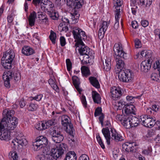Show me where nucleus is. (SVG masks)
<instances>
[{
	"instance_id": "nucleus-1",
	"label": "nucleus",
	"mask_w": 160,
	"mask_h": 160,
	"mask_svg": "<svg viewBox=\"0 0 160 160\" xmlns=\"http://www.w3.org/2000/svg\"><path fill=\"white\" fill-rule=\"evenodd\" d=\"M75 47H76V50H78L80 54L79 59L82 64L85 65L89 63V58L93 56L94 54L93 51L87 46L83 42L75 43Z\"/></svg>"
},
{
	"instance_id": "nucleus-2",
	"label": "nucleus",
	"mask_w": 160,
	"mask_h": 160,
	"mask_svg": "<svg viewBox=\"0 0 160 160\" xmlns=\"http://www.w3.org/2000/svg\"><path fill=\"white\" fill-rule=\"evenodd\" d=\"M72 28V33L76 43L82 42V40L86 39L87 36L85 32L81 29L78 27H74Z\"/></svg>"
},
{
	"instance_id": "nucleus-3",
	"label": "nucleus",
	"mask_w": 160,
	"mask_h": 160,
	"mask_svg": "<svg viewBox=\"0 0 160 160\" xmlns=\"http://www.w3.org/2000/svg\"><path fill=\"white\" fill-rule=\"evenodd\" d=\"M134 77V73L129 69L126 70L125 71H120L118 75L120 80L125 82H131Z\"/></svg>"
},
{
	"instance_id": "nucleus-4",
	"label": "nucleus",
	"mask_w": 160,
	"mask_h": 160,
	"mask_svg": "<svg viewBox=\"0 0 160 160\" xmlns=\"http://www.w3.org/2000/svg\"><path fill=\"white\" fill-rule=\"evenodd\" d=\"M48 143L47 138L42 136L38 137L35 142L33 143V146L35 150L37 151L45 147Z\"/></svg>"
},
{
	"instance_id": "nucleus-5",
	"label": "nucleus",
	"mask_w": 160,
	"mask_h": 160,
	"mask_svg": "<svg viewBox=\"0 0 160 160\" xmlns=\"http://www.w3.org/2000/svg\"><path fill=\"white\" fill-rule=\"evenodd\" d=\"M113 50L115 53V56L120 57V58H127V53L124 51L121 43H115L114 46Z\"/></svg>"
},
{
	"instance_id": "nucleus-6",
	"label": "nucleus",
	"mask_w": 160,
	"mask_h": 160,
	"mask_svg": "<svg viewBox=\"0 0 160 160\" xmlns=\"http://www.w3.org/2000/svg\"><path fill=\"white\" fill-rule=\"evenodd\" d=\"M131 115L118 114L116 116V119L120 121L122 124L126 128H131Z\"/></svg>"
},
{
	"instance_id": "nucleus-7",
	"label": "nucleus",
	"mask_w": 160,
	"mask_h": 160,
	"mask_svg": "<svg viewBox=\"0 0 160 160\" xmlns=\"http://www.w3.org/2000/svg\"><path fill=\"white\" fill-rule=\"evenodd\" d=\"M63 146L62 144H60L56 148L51 149L50 155L54 159L52 160H52H56L63 154L64 150L63 148Z\"/></svg>"
},
{
	"instance_id": "nucleus-8",
	"label": "nucleus",
	"mask_w": 160,
	"mask_h": 160,
	"mask_svg": "<svg viewBox=\"0 0 160 160\" xmlns=\"http://www.w3.org/2000/svg\"><path fill=\"white\" fill-rule=\"evenodd\" d=\"M41 9L45 12H52L54 10V5L48 0H42L41 3Z\"/></svg>"
},
{
	"instance_id": "nucleus-9",
	"label": "nucleus",
	"mask_w": 160,
	"mask_h": 160,
	"mask_svg": "<svg viewBox=\"0 0 160 160\" xmlns=\"http://www.w3.org/2000/svg\"><path fill=\"white\" fill-rule=\"evenodd\" d=\"M18 121L16 118H9V119L5 122V129L9 131L14 129L16 127Z\"/></svg>"
},
{
	"instance_id": "nucleus-10",
	"label": "nucleus",
	"mask_w": 160,
	"mask_h": 160,
	"mask_svg": "<svg viewBox=\"0 0 160 160\" xmlns=\"http://www.w3.org/2000/svg\"><path fill=\"white\" fill-rule=\"evenodd\" d=\"M111 95L112 99L116 100L122 95L121 88L119 87H113L110 89Z\"/></svg>"
},
{
	"instance_id": "nucleus-11",
	"label": "nucleus",
	"mask_w": 160,
	"mask_h": 160,
	"mask_svg": "<svg viewBox=\"0 0 160 160\" xmlns=\"http://www.w3.org/2000/svg\"><path fill=\"white\" fill-rule=\"evenodd\" d=\"M136 109L135 106L132 104H127L123 106L122 111L124 112L126 115H130L131 114L135 115L136 112Z\"/></svg>"
},
{
	"instance_id": "nucleus-12",
	"label": "nucleus",
	"mask_w": 160,
	"mask_h": 160,
	"mask_svg": "<svg viewBox=\"0 0 160 160\" xmlns=\"http://www.w3.org/2000/svg\"><path fill=\"white\" fill-rule=\"evenodd\" d=\"M12 72L10 71H8L4 72L2 78L4 81V85L8 88L10 87V81L12 79Z\"/></svg>"
},
{
	"instance_id": "nucleus-13",
	"label": "nucleus",
	"mask_w": 160,
	"mask_h": 160,
	"mask_svg": "<svg viewBox=\"0 0 160 160\" xmlns=\"http://www.w3.org/2000/svg\"><path fill=\"white\" fill-rule=\"evenodd\" d=\"M52 138L55 142L59 143L63 140L64 137L60 132L57 130H54Z\"/></svg>"
},
{
	"instance_id": "nucleus-14",
	"label": "nucleus",
	"mask_w": 160,
	"mask_h": 160,
	"mask_svg": "<svg viewBox=\"0 0 160 160\" xmlns=\"http://www.w3.org/2000/svg\"><path fill=\"white\" fill-rule=\"evenodd\" d=\"M12 143L13 145L16 146L19 144L21 146L26 145L27 143V142L24 136H17V137L12 140Z\"/></svg>"
},
{
	"instance_id": "nucleus-15",
	"label": "nucleus",
	"mask_w": 160,
	"mask_h": 160,
	"mask_svg": "<svg viewBox=\"0 0 160 160\" xmlns=\"http://www.w3.org/2000/svg\"><path fill=\"white\" fill-rule=\"evenodd\" d=\"M15 56V54L13 50L12 49H9L4 53L2 58L12 62Z\"/></svg>"
},
{
	"instance_id": "nucleus-16",
	"label": "nucleus",
	"mask_w": 160,
	"mask_h": 160,
	"mask_svg": "<svg viewBox=\"0 0 160 160\" xmlns=\"http://www.w3.org/2000/svg\"><path fill=\"white\" fill-rule=\"evenodd\" d=\"M111 132V138L117 142L123 140V138L121 134L118 133L115 129L113 128H110Z\"/></svg>"
},
{
	"instance_id": "nucleus-17",
	"label": "nucleus",
	"mask_w": 160,
	"mask_h": 160,
	"mask_svg": "<svg viewBox=\"0 0 160 160\" xmlns=\"http://www.w3.org/2000/svg\"><path fill=\"white\" fill-rule=\"evenodd\" d=\"M136 144L134 142H126L122 145L124 150L128 152H133L136 148Z\"/></svg>"
},
{
	"instance_id": "nucleus-18",
	"label": "nucleus",
	"mask_w": 160,
	"mask_h": 160,
	"mask_svg": "<svg viewBox=\"0 0 160 160\" xmlns=\"http://www.w3.org/2000/svg\"><path fill=\"white\" fill-rule=\"evenodd\" d=\"M110 131L109 130V129L108 128V127H106L105 128H103L102 129V133L104 137H105L107 144L109 145L110 144V140H111V134Z\"/></svg>"
},
{
	"instance_id": "nucleus-19",
	"label": "nucleus",
	"mask_w": 160,
	"mask_h": 160,
	"mask_svg": "<svg viewBox=\"0 0 160 160\" xmlns=\"http://www.w3.org/2000/svg\"><path fill=\"white\" fill-rule=\"evenodd\" d=\"M111 58L110 57H106L105 62L103 61V65L102 66V70L106 72L109 71L111 68Z\"/></svg>"
},
{
	"instance_id": "nucleus-20",
	"label": "nucleus",
	"mask_w": 160,
	"mask_h": 160,
	"mask_svg": "<svg viewBox=\"0 0 160 160\" xmlns=\"http://www.w3.org/2000/svg\"><path fill=\"white\" fill-rule=\"evenodd\" d=\"M9 131L5 129L0 132V139L6 141H8L10 139Z\"/></svg>"
},
{
	"instance_id": "nucleus-21",
	"label": "nucleus",
	"mask_w": 160,
	"mask_h": 160,
	"mask_svg": "<svg viewBox=\"0 0 160 160\" xmlns=\"http://www.w3.org/2000/svg\"><path fill=\"white\" fill-rule=\"evenodd\" d=\"M151 65V62L149 59L147 61H143L141 64V70L144 72H147L150 69Z\"/></svg>"
},
{
	"instance_id": "nucleus-22",
	"label": "nucleus",
	"mask_w": 160,
	"mask_h": 160,
	"mask_svg": "<svg viewBox=\"0 0 160 160\" xmlns=\"http://www.w3.org/2000/svg\"><path fill=\"white\" fill-rule=\"evenodd\" d=\"M140 119L142 124L147 127H149L150 122L151 121V120H152L151 118L148 117V116L145 115H141L140 117Z\"/></svg>"
},
{
	"instance_id": "nucleus-23",
	"label": "nucleus",
	"mask_w": 160,
	"mask_h": 160,
	"mask_svg": "<svg viewBox=\"0 0 160 160\" xmlns=\"http://www.w3.org/2000/svg\"><path fill=\"white\" fill-rule=\"evenodd\" d=\"M22 53L26 56H29L35 53V51L29 46H24L22 50Z\"/></svg>"
},
{
	"instance_id": "nucleus-24",
	"label": "nucleus",
	"mask_w": 160,
	"mask_h": 160,
	"mask_svg": "<svg viewBox=\"0 0 160 160\" xmlns=\"http://www.w3.org/2000/svg\"><path fill=\"white\" fill-rule=\"evenodd\" d=\"M15 113L14 110H9L8 109H5L3 112V115H5L4 117H5L7 118V121H8V119H9V118H15V117H13V115Z\"/></svg>"
},
{
	"instance_id": "nucleus-25",
	"label": "nucleus",
	"mask_w": 160,
	"mask_h": 160,
	"mask_svg": "<svg viewBox=\"0 0 160 160\" xmlns=\"http://www.w3.org/2000/svg\"><path fill=\"white\" fill-rule=\"evenodd\" d=\"M131 122L130 125L131 128L137 126L138 125L139 123H141V122L140 118L139 119L135 117H133L131 115Z\"/></svg>"
},
{
	"instance_id": "nucleus-26",
	"label": "nucleus",
	"mask_w": 160,
	"mask_h": 160,
	"mask_svg": "<svg viewBox=\"0 0 160 160\" xmlns=\"http://www.w3.org/2000/svg\"><path fill=\"white\" fill-rule=\"evenodd\" d=\"M92 95L93 100L95 103L99 104L101 102V98L100 94L97 92L92 91Z\"/></svg>"
},
{
	"instance_id": "nucleus-27",
	"label": "nucleus",
	"mask_w": 160,
	"mask_h": 160,
	"mask_svg": "<svg viewBox=\"0 0 160 160\" xmlns=\"http://www.w3.org/2000/svg\"><path fill=\"white\" fill-rule=\"evenodd\" d=\"M116 58L117 62L116 67L118 69L120 70V71H122L124 66V62L121 59L120 57L114 56Z\"/></svg>"
},
{
	"instance_id": "nucleus-28",
	"label": "nucleus",
	"mask_w": 160,
	"mask_h": 160,
	"mask_svg": "<svg viewBox=\"0 0 160 160\" xmlns=\"http://www.w3.org/2000/svg\"><path fill=\"white\" fill-rule=\"evenodd\" d=\"M65 160H77L76 155L74 151H70L66 155Z\"/></svg>"
},
{
	"instance_id": "nucleus-29",
	"label": "nucleus",
	"mask_w": 160,
	"mask_h": 160,
	"mask_svg": "<svg viewBox=\"0 0 160 160\" xmlns=\"http://www.w3.org/2000/svg\"><path fill=\"white\" fill-rule=\"evenodd\" d=\"M36 18V13L33 11L31 13L28 18L29 24L30 26H32L34 25Z\"/></svg>"
},
{
	"instance_id": "nucleus-30",
	"label": "nucleus",
	"mask_w": 160,
	"mask_h": 160,
	"mask_svg": "<svg viewBox=\"0 0 160 160\" xmlns=\"http://www.w3.org/2000/svg\"><path fill=\"white\" fill-rule=\"evenodd\" d=\"M61 119L62 124L64 127L71 123L70 118L67 115H63Z\"/></svg>"
},
{
	"instance_id": "nucleus-31",
	"label": "nucleus",
	"mask_w": 160,
	"mask_h": 160,
	"mask_svg": "<svg viewBox=\"0 0 160 160\" xmlns=\"http://www.w3.org/2000/svg\"><path fill=\"white\" fill-rule=\"evenodd\" d=\"M122 4V2L121 0H115V3L114 7H115L116 10L115 11V13H121V6Z\"/></svg>"
},
{
	"instance_id": "nucleus-32",
	"label": "nucleus",
	"mask_w": 160,
	"mask_h": 160,
	"mask_svg": "<svg viewBox=\"0 0 160 160\" xmlns=\"http://www.w3.org/2000/svg\"><path fill=\"white\" fill-rule=\"evenodd\" d=\"M2 63L3 67L6 69H10L12 67V62L7 60L2 59Z\"/></svg>"
},
{
	"instance_id": "nucleus-33",
	"label": "nucleus",
	"mask_w": 160,
	"mask_h": 160,
	"mask_svg": "<svg viewBox=\"0 0 160 160\" xmlns=\"http://www.w3.org/2000/svg\"><path fill=\"white\" fill-rule=\"evenodd\" d=\"M79 17V14L76 12L71 14V17L72 20L71 21L72 24H74L77 23Z\"/></svg>"
},
{
	"instance_id": "nucleus-34",
	"label": "nucleus",
	"mask_w": 160,
	"mask_h": 160,
	"mask_svg": "<svg viewBox=\"0 0 160 160\" xmlns=\"http://www.w3.org/2000/svg\"><path fill=\"white\" fill-rule=\"evenodd\" d=\"M89 80L92 85L94 87L98 88H100V84L98 80L94 77H91L89 78Z\"/></svg>"
},
{
	"instance_id": "nucleus-35",
	"label": "nucleus",
	"mask_w": 160,
	"mask_h": 160,
	"mask_svg": "<svg viewBox=\"0 0 160 160\" xmlns=\"http://www.w3.org/2000/svg\"><path fill=\"white\" fill-rule=\"evenodd\" d=\"M81 71L82 74L84 76L86 77L90 74V72L89 69L87 66H82L81 68Z\"/></svg>"
},
{
	"instance_id": "nucleus-36",
	"label": "nucleus",
	"mask_w": 160,
	"mask_h": 160,
	"mask_svg": "<svg viewBox=\"0 0 160 160\" xmlns=\"http://www.w3.org/2000/svg\"><path fill=\"white\" fill-rule=\"evenodd\" d=\"M45 124L44 121L39 122L35 125V127L36 129L39 130H45L46 129Z\"/></svg>"
},
{
	"instance_id": "nucleus-37",
	"label": "nucleus",
	"mask_w": 160,
	"mask_h": 160,
	"mask_svg": "<svg viewBox=\"0 0 160 160\" xmlns=\"http://www.w3.org/2000/svg\"><path fill=\"white\" fill-rule=\"evenodd\" d=\"M65 127H66V131L70 135L73 136L74 130L72 124L71 123Z\"/></svg>"
},
{
	"instance_id": "nucleus-38",
	"label": "nucleus",
	"mask_w": 160,
	"mask_h": 160,
	"mask_svg": "<svg viewBox=\"0 0 160 160\" xmlns=\"http://www.w3.org/2000/svg\"><path fill=\"white\" fill-rule=\"evenodd\" d=\"M121 16V13H115V19L116 22L114 25V28L117 29L118 28L119 25V19Z\"/></svg>"
},
{
	"instance_id": "nucleus-39",
	"label": "nucleus",
	"mask_w": 160,
	"mask_h": 160,
	"mask_svg": "<svg viewBox=\"0 0 160 160\" xmlns=\"http://www.w3.org/2000/svg\"><path fill=\"white\" fill-rule=\"evenodd\" d=\"M57 120L56 119H52L51 120H48L47 122L44 121V123H45V126L46 127V129L48 127H49L51 126L55 125L57 122Z\"/></svg>"
},
{
	"instance_id": "nucleus-40",
	"label": "nucleus",
	"mask_w": 160,
	"mask_h": 160,
	"mask_svg": "<svg viewBox=\"0 0 160 160\" xmlns=\"http://www.w3.org/2000/svg\"><path fill=\"white\" fill-rule=\"evenodd\" d=\"M38 107V105L37 104L31 102L29 103L28 107V110L29 111H36Z\"/></svg>"
},
{
	"instance_id": "nucleus-41",
	"label": "nucleus",
	"mask_w": 160,
	"mask_h": 160,
	"mask_svg": "<svg viewBox=\"0 0 160 160\" xmlns=\"http://www.w3.org/2000/svg\"><path fill=\"white\" fill-rule=\"evenodd\" d=\"M58 30L60 32H66L68 30V28L65 23H60L58 26Z\"/></svg>"
},
{
	"instance_id": "nucleus-42",
	"label": "nucleus",
	"mask_w": 160,
	"mask_h": 160,
	"mask_svg": "<svg viewBox=\"0 0 160 160\" xmlns=\"http://www.w3.org/2000/svg\"><path fill=\"white\" fill-rule=\"evenodd\" d=\"M9 158L11 160H18V156L15 151L11 152L9 155Z\"/></svg>"
},
{
	"instance_id": "nucleus-43",
	"label": "nucleus",
	"mask_w": 160,
	"mask_h": 160,
	"mask_svg": "<svg viewBox=\"0 0 160 160\" xmlns=\"http://www.w3.org/2000/svg\"><path fill=\"white\" fill-rule=\"evenodd\" d=\"M110 24L109 21H103L100 26V29L102 30L106 31Z\"/></svg>"
},
{
	"instance_id": "nucleus-44",
	"label": "nucleus",
	"mask_w": 160,
	"mask_h": 160,
	"mask_svg": "<svg viewBox=\"0 0 160 160\" xmlns=\"http://www.w3.org/2000/svg\"><path fill=\"white\" fill-rule=\"evenodd\" d=\"M7 121V118L3 117L2 120H0V132L5 129V122Z\"/></svg>"
},
{
	"instance_id": "nucleus-45",
	"label": "nucleus",
	"mask_w": 160,
	"mask_h": 160,
	"mask_svg": "<svg viewBox=\"0 0 160 160\" xmlns=\"http://www.w3.org/2000/svg\"><path fill=\"white\" fill-rule=\"evenodd\" d=\"M72 80L75 88L76 89H78L80 84L79 78L77 76H74L72 77Z\"/></svg>"
},
{
	"instance_id": "nucleus-46",
	"label": "nucleus",
	"mask_w": 160,
	"mask_h": 160,
	"mask_svg": "<svg viewBox=\"0 0 160 160\" xmlns=\"http://www.w3.org/2000/svg\"><path fill=\"white\" fill-rule=\"evenodd\" d=\"M49 38L52 43L55 44L57 38L56 35V33L52 30L50 31V34Z\"/></svg>"
},
{
	"instance_id": "nucleus-47",
	"label": "nucleus",
	"mask_w": 160,
	"mask_h": 160,
	"mask_svg": "<svg viewBox=\"0 0 160 160\" xmlns=\"http://www.w3.org/2000/svg\"><path fill=\"white\" fill-rule=\"evenodd\" d=\"M43 96L42 94H40L37 95L35 97H30L29 98V99L30 101L35 100L37 101H39L41 100Z\"/></svg>"
},
{
	"instance_id": "nucleus-48",
	"label": "nucleus",
	"mask_w": 160,
	"mask_h": 160,
	"mask_svg": "<svg viewBox=\"0 0 160 160\" xmlns=\"http://www.w3.org/2000/svg\"><path fill=\"white\" fill-rule=\"evenodd\" d=\"M11 12V13L8 14L7 17L8 22L9 23L12 22L14 18V12L12 10Z\"/></svg>"
},
{
	"instance_id": "nucleus-49",
	"label": "nucleus",
	"mask_w": 160,
	"mask_h": 160,
	"mask_svg": "<svg viewBox=\"0 0 160 160\" xmlns=\"http://www.w3.org/2000/svg\"><path fill=\"white\" fill-rule=\"evenodd\" d=\"M153 68L155 69H157L158 71H160V58L156 59L153 65Z\"/></svg>"
},
{
	"instance_id": "nucleus-50",
	"label": "nucleus",
	"mask_w": 160,
	"mask_h": 160,
	"mask_svg": "<svg viewBox=\"0 0 160 160\" xmlns=\"http://www.w3.org/2000/svg\"><path fill=\"white\" fill-rule=\"evenodd\" d=\"M96 138L100 146L101 147L102 149H104L105 148V146L101 138V137L99 134L96 135Z\"/></svg>"
},
{
	"instance_id": "nucleus-51",
	"label": "nucleus",
	"mask_w": 160,
	"mask_h": 160,
	"mask_svg": "<svg viewBox=\"0 0 160 160\" xmlns=\"http://www.w3.org/2000/svg\"><path fill=\"white\" fill-rule=\"evenodd\" d=\"M49 15L51 18L53 20H57L58 18V14L56 12H55L54 10L52 12H48V13Z\"/></svg>"
},
{
	"instance_id": "nucleus-52",
	"label": "nucleus",
	"mask_w": 160,
	"mask_h": 160,
	"mask_svg": "<svg viewBox=\"0 0 160 160\" xmlns=\"http://www.w3.org/2000/svg\"><path fill=\"white\" fill-rule=\"evenodd\" d=\"M83 4V0H76L75 6L74 8L75 9H78L82 7Z\"/></svg>"
},
{
	"instance_id": "nucleus-53",
	"label": "nucleus",
	"mask_w": 160,
	"mask_h": 160,
	"mask_svg": "<svg viewBox=\"0 0 160 160\" xmlns=\"http://www.w3.org/2000/svg\"><path fill=\"white\" fill-rule=\"evenodd\" d=\"M13 78L15 82H17L20 80L21 79L20 74L19 72L14 73L12 75V78Z\"/></svg>"
},
{
	"instance_id": "nucleus-54",
	"label": "nucleus",
	"mask_w": 160,
	"mask_h": 160,
	"mask_svg": "<svg viewBox=\"0 0 160 160\" xmlns=\"http://www.w3.org/2000/svg\"><path fill=\"white\" fill-rule=\"evenodd\" d=\"M140 97L138 96L136 97H133L132 96H128L126 97V98L127 101L132 103L134 102L135 99L139 98Z\"/></svg>"
},
{
	"instance_id": "nucleus-55",
	"label": "nucleus",
	"mask_w": 160,
	"mask_h": 160,
	"mask_svg": "<svg viewBox=\"0 0 160 160\" xmlns=\"http://www.w3.org/2000/svg\"><path fill=\"white\" fill-rule=\"evenodd\" d=\"M76 0H67V4L70 7L75 9L74 7L75 6Z\"/></svg>"
},
{
	"instance_id": "nucleus-56",
	"label": "nucleus",
	"mask_w": 160,
	"mask_h": 160,
	"mask_svg": "<svg viewBox=\"0 0 160 160\" xmlns=\"http://www.w3.org/2000/svg\"><path fill=\"white\" fill-rule=\"evenodd\" d=\"M124 105V102L120 101L116 103L115 107L117 110H120L121 109Z\"/></svg>"
},
{
	"instance_id": "nucleus-57",
	"label": "nucleus",
	"mask_w": 160,
	"mask_h": 160,
	"mask_svg": "<svg viewBox=\"0 0 160 160\" xmlns=\"http://www.w3.org/2000/svg\"><path fill=\"white\" fill-rule=\"evenodd\" d=\"M142 5L146 4V7H149L152 3V0H140Z\"/></svg>"
},
{
	"instance_id": "nucleus-58",
	"label": "nucleus",
	"mask_w": 160,
	"mask_h": 160,
	"mask_svg": "<svg viewBox=\"0 0 160 160\" xmlns=\"http://www.w3.org/2000/svg\"><path fill=\"white\" fill-rule=\"evenodd\" d=\"M151 78L152 80L154 81L158 82L159 80L158 74L156 73H152Z\"/></svg>"
},
{
	"instance_id": "nucleus-59",
	"label": "nucleus",
	"mask_w": 160,
	"mask_h": 160,
	"mask_svg": "<svg viewBox=\"0 0 160 160\" xmlns=\"http://www.w3.org/2000/svg\"><path fill=\"white\" fill-rule=\"evenodd\" d=\"M80 99L83 106L85 108H86L87 104L85 96L82 95L80 97Z\"/></svg>"
},
{
	"instance_id": "nucleus-60",
	"label": "nucleus",
	"mask_w": 160,
	"mask_h": 160,
	"mask_svg": "<svg viewBox=\"0 0 160 160\" xmlns=\"http://www.w3.org/2000/svg\"><path fill=\"white\" fill-rule=\"evenodd\" d=\"M152 150L150 148H148L147 149L143 150L142 153L146 155L151 156V152Z\"/></svg>"
},
{
	"instance_id": "nucleus-61",
	"label": "nucleus",
	"mask_w": 160,
	"mask_h": 160,
	"mask_svg": "<svg viewBox=\"0 0 160 160\" xmlns=\"http://www.w3.org/2000/svg\"><path fill=\"white\" fill-rule=\"evenodd\" d=\"M66 63L68 71H70L72 68V63L70 59H67L66 60Z\"/></svg>"
},
{
	"instance_id": "nucleus-62",
	"label": "nucleus",
	"mask_w": 160,
	"mask_h": 160,
	"mask_svg": "<svg viewBox=\"0 0 160 160\" xmlns=\"http://www.w3.org/2000/svg\"><path fill=\"white\" fill-rule=\"evenodd\" d=\"M155 134V132L154 130L152 129L149 130L147 132V137H152Z\"/></svg>"
},
{
	"instance_id": "nucleus-63",
	"label": "nucleus",
	"mask_w": 160,
	"mask_h": 160,
	"mask_svg": "<svg viewBox=\"0 0 160 160\" xmlns=\"http://www.w3.org/2000/svg\"><path fill=\"white\" fill-rule=\"evenodd\" d=\"M102 109L101 108L98 107L97 108L94 112V115L95 117H97L99 115H101L102 113Z\"/></svg>"
},
{
	"instance_id": "nucleus-64",
	"label": "nucleus",
	"mask_w": 160,
	"mask_h": 160,
	"mask_svg": "<svg viewBox=\"0 0 160 160\" xmlns=\"http://www.w3.org/2000/svg\"><path fill=\"white\" fill-rule=\"evenodd\" d=\"M48 82L51 87L53 89H54L57 87L54 81L52 79L50 78L49 79Z\"/></svg>"
}]
</instances>
